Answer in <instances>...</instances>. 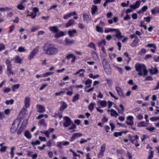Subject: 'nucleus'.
Here are the masks:
<instances>
[{"mask_svg": "<svg viewBox=\"0 0 159 159\" xmlns=\"http://www.w3.org/2000/svg\"><path fill=\"white\" fill-rule=\"evenodd\" d=\"M43 51L48 55H53L57 53L58 49L52 44H46L43 47Z\"/></svg>", "mask_w": 159, "mask_h": 159, "instance_id": "nucleus-1", "label": "nucleus"}, {"mask_svg": "<svg viewBox=\"0 0 159 159\" xmlns=\"http://www.w3.org/2000/svg\"><path fill=\"white\" fill-rule=\"evenodd\" d=\"M136 70L139 72L138 74L140 76H145L148 74V71L144 64L137 63L135 65Z\"/></svg>", "mask_w": 159, "mask_h": 159, "instance_id": "nucleus-2", "label": "nucleus"}, {"mask_svg": "<svg viewBox=\"0 0 159 159\" xmlns=\"http://www.w3.org/2000/svg\"><path fill=\"white\" fill-rule=\"evenodd\" d=\"M38 50L39 48L38 47H36L34 48L29 55L28 59L29 60H32L34 58L36 54L38 53Z\"/></svg>", "mask_w": 159, "mask_h": 159, "instance_id": "nucleus-3", "label": "nucleus"}, {"mask_svg": "<svg viewBox=\"0 0 159 159\" xmlns=\"http://www.w3.org/2000/svg\"><path fill=\"white\" fill-rule=\"evenodd\" d=\"M64 122L63 125L65 127H68L72 123V121L70 118L67 116H65L64 117Z\"/></svg>", "mask_w": 159, "mask_h": 159, "instance_id": "nucleus-4", "label": "nucleus"}, {"mask_svg": "<svg viewBox=\"0 0 159 159\" xmlns=\"http://www.w3.org/2000/svg\"><path fill=\"white\" fill-rule=\"evenodd\" d=\"M127 119L129 121H126V124L132 126L134 125L133 117L131 116H129L127 117Z\"/></svg>", "mask_w": 159, "mask_h": 159, "instance_id": "nucleus-5", "label": "nucleus"}, {"mask_svg": "<svg viewBox=\"0 0 159 159\" xmlns=\"http://www.w3.org/2000/svg\"><path fill=\"white\" fill-rule=\"evenodd\" d=\"M37 111L39 113H43L45 111L44 106L41 105H37Z\"/></svg>", "mask_w": 159, "mask_h": 159, "instance_id": "nucleus-6", "label": "nucleus"}, {"mask_svg": "<svg viewBox=\"0 0 159 159\" xmlns=\"http://www.w3.org/2000/svg\"><path fill=\"white\" fill-rule=\"evenodd\" d=\"M30 98L29 97H26L25 98L24 101L25 106V108L28 107L30 105Z\"/></svg>", "mask_w": 159, "mask_h": 159, "instance_id": "nucleus-7", "label": "nucleus"}, {"mask_svg": "<svg viewBox=\"0 0 159 159\" xmlns=\"http://www.w3.org/2000/svg\"><path fill=\"white\" fill-rule=\"evenodd\" d=\"M6 73L8 77H10L11 75H13L15 74L12 70V67L7 68Z\"/></svg>", "mask_w": 159, "mask_h": 159, "instance_id": "nucleus-8", "label": "nucleus"}, {"mask_svg": "<svg viewBox=\"0 0 159 159\" xmlns=\"http://www.w3.org/2000/svg\"><path fill=\"white\" fill-rule=\"evenodd\" d=\"M140 3L141 2L140 1H137L136 2L134 5H131L130 7L133 9H135L139 6Z\"/></svg>", "mask_w": 159, "mask_h": 159, "instance_id": "nucleus-9", "label": "nucleus"}, {"mask_svg": "<svg viewBox=\"0 0 159 159\" xmlns=\"http://www.w3.org/2000/svg\"><path fill=\"white\" fill-rule=\"evenodd\" d=\"M48 28L50 31L55 34L58 31V29L56 26H50Z\"/></svg>", "mask_w": 159, "mask_h": 159, "instance_id": "nucleus-10", "label": "nucleus"}, {"mask_svg": "<svg viewBox=\"0 0 159 159\" xmlns=\"http://www.w3.org/2000/svg\"><path fill=\"white\" fill-rule=\"evenodd\" d=\"M116 89L119 96L124 97V94L121 89L120 87L118 86H116Z\"/></svg>", "mask_w": 159, "mask_h": 159, "instance_id": "nucleus-11", "label": "nucleus"}, {"mask_svg": "<svg viewBox=\"0 0 159 159\" xmlns=\"http://www.w3.org/2000/svg\"><path fill=\"white\" fill-rule=\"evenodd\" d=\"M97 103H99L100 106L102 107H105L107 106V102L104 100H98L97 101Z\"/></svg>", "mask_w": 159, "mask_h": 159, "instance_id": "nucleus-12", "label": "nucleus"}, {"mask_svg": "<svg viewBox=\"0 0 159 159\" xmlns=\"http://www.w3.org/2000/svg\"><path fill=\"white\" fill-rule=\"evenodd\" d=\"M15 121H14L12 123L11 127L10 129V131L11 132L13 133L15 132L17 129V127L15 126Z\"/></svg>", "mask_w": 159, "mask_h": 159, "instance_id": "nucleus-13", "label": "nucleus"}, {"mask_svg": "<svg viewBox=\"0 0 159 159\" xmlns=\"http://www.w3.org/2000/svg\"><path fill=\"white\" fill-rule=\"evenodd\" d=\"M65 35L63 31H60L59 32H57L55 34V37L56 38H58L61 37Z\"/></svg>", "mask_w": 159, "mask_h": 159, "instance_id": "nucleus-14", "label": "nucleus"}, {"mask_svg": "<svg viewBox=\"0 0 159 159\" xmlns=\"http://www.w3.org/2000/svg\"><path fill=\"white\" fill-rule=\"evenodd\" d=\"M74 22L75 21L73 19L69 20L66 25V27H68L72 25H74Z\"/></svg>", "mask_w": 159, "mask_h": 159, "instance_id": "nucleus-15", "label": "nucleus"}, {"mask_svg": "<svg viewBox=\"0 0 159 159\" xmlns=\"http://www.w3.org/2000/svg\"><path fill=\"white\" fill-rule=\"evenodd\" d=\"M98 7L96 6L93 5L91 8L92 14L93 15L95 14L98 11Z\"/></svg>", "mask_w": 159, "mask_h": 159, "instance_id": "nucleus-16", "label": "nucleus"}, {"mask_svg": "<svg viewBox=\"0 0 159 159\" xmlns=\"http://www.w3.org/2000/svg\"><path fill=\"white\" fill-rule=\"evenodd\" d=\"M66 43L65 45H68L70 44H73L74 43V41L73 40H70L67 38L65 39Z\"/></svg>", "mask_w": 159, "mask_h": 159, "instance_id": "nucleus-17", "label": "nucleus"}, {"mask_svg": "<svg viewBox=\"0 0 159 159\" xmlns=\"http://www.w3.org/2000/svg\"><path fill=\"white\" fill-rule=\"evenodd\" d=\"M69 36L70 37L74 36V34L76 33V31L75 30H69L68 31Z\"/></svg>", "mask_w": 159, "mask_h": 159, "instance_id": "nucleus-18", "label": "nucleus"}, {"mask_svg": "<svg viewBox=\"0 0 159 159\" xmlns=\"http://www.w3.org/2000/svg\"><path fill=\"white\" fill-rule=\"evenodd\" d=\"M110 111L111 112L110 115L111 116H114L115 115L118 116L119 115L118 114L117 112L113 109L110 110Z\"/></svg>", "mask_w": 159, "mask_h": 159, "instance_id": "nucleus-19", "label": "nucleus"}, {"mask_svg": "<svg viewBox=\"0 0 159 159\" xmlns=\"http://www.w3.org/2000/svg\"><path fill=\"white\" fill-rule=\"evenodd\" d=\"M6 64L7 68L12 67L11 61L8 59H7L5 61Z\"/></svg>", "mask_w": 159, "mask_h": 159, "instance_id": "nucleus-20", "label": "nucleus"}, {"mask_svg": "<svg viewBox=\"0 0 159 159\" xmlns=\"http://www.w3.org/2000/svg\"><path fill=\"white\" fill-rule=\"evenodd\" d=\"M152 13L153 14H155L156 13L159 12V8L155 7L151 10Z\"/></svg>", "mask_w": 159, "mask_h": 159, "instance_id": "nucleus-21", "label": "nucleus"}, {"mask_svg": "<svg viewBox=\"0 0 159 159\" xmlns=\"http://www.w3.org/2000/svg\"><path fill=\"white\" fill-rule=\"evenodd\" d=\"M15 63H20L21 61V59L18 56H16L15 58Z\"/></svg>", "mask_w": 159, "mask_h": 159, "instance_id": "nucleus-22", "label": "nucleus"}, {"mask_svg": "<svg viewBox=\"0 0 159 159\" xmlns=\"http://www.w3.org/2000/svg\"><path fill=\"white\" fill-rule=\"evenodd\" d=\"M149 70L152 74H156L158 71V70L156 68H155L153 69H150Z\"/></svg>", "mask_w": 159, "mask_h": 159, "instance_id": "nucleus-23", "label": "nucleus"}, {"mask_svg": "<svg viewBox=\"0 0 159 159\" xmlns=\"http://www.w3.org/2000/svg\"><path fill=\"white\" fill-rule=\"evenodd\" d=\"M20 86V84H15L12 86V90L13 92H15V90L16 89H18Z\"/></svg>", "mask_w": 159, "mask_h": 159, "instance_id": "nucleus-24", "label": "nucleus"}, {"mask_svg": "<svg viewBox=\"0 0 159 159\" xmlns=\"http://www.w3.org/2000/svg\"><path fill=\"white\" fill-rule=\"evenodd\" d=\"M95 105V103H90L88 107L89 110L91 111H92L93 110L94 106Z\"/></svg>", "mask_w": 159, "mask_h": 159, "instance_id": "nucleus-25", "label": "nucleus"}, {"mask_svg": "<svg viewBox=\"0 0 159 159\" xmlns=\"http://www.w3.org/2000/svg\"><path fill=\"white\" fill-rule=\"evenodd\" d=\"M121 108V110H119L118 108H117L118 112L120 113L123 114L124 110V107L122 104H120L119 106Z\"/></svg>", "mask_w": 159, "mask_h": 159, "instance_id": "nucleus-26", "label": "nucleus"}, {"mask_svg": "<svg viewBox=\"0 0 159 159\" xmlns=\"http://www.w3.org/2000/svg\"><path fill=\"white\" fill-rule=\"evenodd\" d=\"M25 136L28 139H30L31 137L30 132L27 130L25 131L24 133Z\"/></svg>", "mask_w": 159, "mask_h": 159, "instance_id": "nucleus-27", "label": "nucleus"}, {"mask_svg": "<svg viewBox=\"0 0 159 159\" xmlns=\"http://www.w3.org/2000/svg\"><path fill=\"white\" fill-rule=\"evenodd\" d=\"M67 107V105L64 102H63L62 105L60 107V110L61 111L64 110Z\"/></svg>", "mask_w": 159, "mask_h": 159, "instance_id": "nucleus-28", "label": "nucleus"}, {"mask_svg": "<svg viewBox=\"0 0 159 159\" xmlns=\"http://www.w3.org/2000/svg\"><path fill=\"white\" fill-rule=\"evenodd\" d=\"M96 31L98 32L102 33L103 31L102 28L101 27L98 25L96 26Z\"/></svg>", "mask_w": 159, "mask_h": 159, "instance_id": "nucleus-29", "label": "nucleus"}, {"mask_svg": "<svg viewBox=\"0 0 159 159\" xmlns=\"http://www.w3.org/2000/svg\"><path fill=\"white\" fill-rule=\"evenodd\" d=\"M11 9V8H9L8 7H0V11L2 12L10 10Z\"/></svg>", "mask_w": 159, "mask_h": 159, "instance_id": "nucleus-30", "label": "nucleus"}, {"mask_svg": "<svg viewBox=\"0 0 159 159\" xmlns=\"http://www.w3.org/2000/svg\"><path fill=\"white\" fill-rule=\"evenodd\" d=\"M80 96V95L79 94H77L75 95L73 97L72 101L74 102L77 101L79 99Z\"/></svg>", "mask_w": 159, "mask_h": 159, "instance_id": "nucleus-31", "label": "nucleus"}, {"mask_svg": "<svg viewBox=\"0 0 159 159\" xmlns=\"http://www.w3.org/2000/svg\"><path fill=\"white\" fill-rule=\"evenodd\" d=\"M27 120L26 119L24 120L22 123L21 125V127L23 128H24L25 127L27 124Z\"/></svg>", "mask_w": 159, "mask_h": 159, "instance_id": "nucleus-32", "label": "nucleus"}, {"mask_svg": "<svg viewBox=\"0 0 159 159\" xmlns=\"http://www.w3.org/2000/svg\"><path fill=\"white\" fill-rule=\"evenodd\" d=\"M102 64L104 69L105 68L106 66H107L109 65V64L107 60L105 59H104L103 60Z\"/></svg>", "mask_w": 159, "mask_h": 159, "instance_id": "nucleus-33", "label": "nucleus"}, {"mask_svg": "<svg viewBox=\"0 0 159 159\" xmlns=\"http://www.w3.org/2000/svg\"><path fill=\"white\" fill-rule=\"evenodd\" d=\"M106 146V143H104L103 144L101 147V150L100 151L104 153L105 150Z\"/></svg>", "mask_w": 159, "mask_h": 159, "instance_id": "nucleus-34", "label": "nucleus"}, {"mask_svg": "<svg viewBox=\"0 0 159 159\" xmlns=\"http://www.w3.org/2000/svg\"><path fill=\"white\" fill-rule=\"evenodd\" d=\"M138 126L139 127H145L146 126V125L144 121H141L138 123Z\"/></svg>", "mask_w": 159, "mask_h": 159, "instance_id": "nucleus-35", "label": "nucleus"}, {"mask_svg": "<svg viewBox=\"0 0 159 159\" xmlns=\"http://www.w3.org/2000/svg\"><path fill=\"white\" fill-rule=\"evenodd\" d=\"M17 8L20 10H22L25 8L21 4H19L17 6Z\"/></svg>", "mask_w": 159, "mask_h": 159, "instance_id": "nucleus-36", "label": "nucleus"}, {"mask_svg": "<svg viewBox=\"0 0 159 159\" xmlns=\"http://www.w3.org/2000/svg\"><path fill=\"white\" fill-rule=\"evenodd\" d=\"M115 29L108 28L107 29H105L104 32L105 33H108L109 32H112L115 31Z\"/></svg>", "mask_w": 159, "mask_h": 159, "instance_id": "nucleus-37", "label": "nucleus"}, {"mask_svg": "<svg viewBox=\"0 0 159 159\" xmlns=\"http://www.w3.org/2000/svg\"><path fill=\"white\" fill-rule=\"evenodd\" d=\"M63 142H58L57 143V146L61 149L63 148Z\"/></svg>", "mask_w": 159, "mask_h": 159, "instance_id": "nucleus-38", "label": "nucleus"}, {"mask_svg": "<svg viewBox=\"0 0 159 159\" xmlns=\"http://www.w3.org/2000/svg\"><path fill=\"white\" fill-rule=\"evenodd\" d=\"M89 16L87 14H84L83 15V20L84 21H88L89 19Z\"/></svg>", "mask_w": 159, "mask_h": 159, "instance_id": "nucleus-39", "label": "nucleus"}, {"mask_svg": "<svg viewBox=\"0 0 159 159\" xmlns=\"http://www.w3.org/2000/svg\"><path fill=\"white\" fill-rule=\"evenodd\" d=\"M116 34L115 35V36L116 37H118L121 34L120 32L117 29H115V31Z\"/></svg>", "mask_w": 159, "mask_h": 159, "instance_id": "nucleus-40", "label": "nucleus"}, {"mask_svg": "<svg viewBox=\"0 0 159 159\" xmlns=\"http://www.w3.org/2000/svg\"><path fill=\"white\" fill-rule=\"evenodd\" d=\"M17 51L20 52H24L25 51V49L23 47H20L18 48Z\"/></svg>", "mask_w": 159, "mask_h": 159, "instance_id": "nucleus-41", "label": "nucleus"}, {"mask_svg": "<svg viewBox=\"0 0 159 159\" xmlns=\"http://www.w3.org/2000/svg\"><path fill=\"white\" fill-rule=\"evenodd\" d=\"M14 102V100L11 99L9 100H7L5 102V103L7 105H9V104H12Z\"/></svg>", "mask_w": 159, "mask_h": 159, "instance_id": "nucleus-42", "label": "nucleus"}, {"mask_svg": "<svg viewBox=\"0 0 159 159\" xmlns=\"http://www.w3.org/2000/svg\"><path fill=\"white\" fill-rule=\"evenodd\" d=\"M153 152L152 151H151L149 153V155L148 157V159H152L153 157Z\"/></svg>", "mask_w": 159, "mask_h": 159, "instance_id": "nucleus-43", "label": "nucleus"}, {"mask_svg": "<svg viewBox=\"0 0 159 159\" xmlns=\"http://www.w3.org/2000/svg\"><path fill=\"white\" fill-rule=\"evenodd\" d=\"M88 46L92 48H93L95 50H96V48L95 44L93 43H90L88 45Z\"/></svg>", "mask_w": 159, "mask_h": 159, "instance_id": "nucleus-44", "label": "nucleus"}, {"mask_svg": "<svg viewBox=\"0 0 159 159\" xmlns=\"http://www.w3.org/2000/svg\"><path fill=\"white\" fill-rule=\"evenodd\" d=\"M115 67L120 74H122V68H120L117 66H115Z\"/></svg>", "mask_w": 159, "mask_h": 159, "instance_id": "nucleus-45", "label": "nucleus"}, {"mask_svg": "<svg viewBox=\"0 0 159 159\" xmlns=\"http://www.w3.org/2000/svg\"><path fill=\"white\" fill-rule=\"evenodd\" d=\"M53 74V72H48L44 74H43V76L46 77L49 75H52Z\"/></svg>", "mask_w": 159, "mask_h": 159, "instance_id": "nucleus-46", "label": "nucleus"}, {"mask_svg": "<svg viewBox=\"0 0 159 159\" xmlns=\"http://www.w3.org/2000/svg\"><path fill=\"white\" fill-rule=\"evenodd\" d=\"M122 134V132H115L114 134V136L115 137H117L118 136H121Z\"/></svg>", "mask_w": 159, "mask_h": 159, "instance_id": "nucleus-47", "label": "nucleus"}, {"mask_svg": "<svg viewBox=\"0 0 159 159\" xmlns=\"http://www.w3.org/2000/svg\"><path fill=\"white\" fill-rule=\"evenodd\" d=\"M31 143L33 146H34L36 145L39 144L40 143V142L38 140H37L35 142H31Z\"/></svg>", "mask_w": 159, "mask_h": 159, "instance_id": "nucleus-48", "label": "nucleus"}, {"mask_svg": "<svg viewBox=\"0 0 159 159\" xmlns=\"http://www.w3.org/2000/svg\"><path fill=\"white\" fill-rule=\"evenodd\" d=\"M92 82V81L90 79H87L85 82V85H87L90 84Z\"/></svg>", "mask_w": 159, "mask_h": 159, "instance_id": "nucleus-49", "label": "nucleus"}, {"mask_svg": "<svg viewBox=\"0 0 159 159\" xmlns=\"http://www.w3.org/2000/svg\"><path fill=\"white\" fill-rule=\"evenodd\" d=\"M104 155V152H100L98 154V157L99 158H101Z\"/></svg>", "mask_w": 159, "mask_h": 159, "instance_id": "nucleus-50", "label": "nucleus"}, {"mask_svg": "<svg viewBox=\"0 0 159 159\" xmlns=\"http://www.w3.org/2000/svg\"><path fill=\"white\" fill-rule=\"evenodd\" d=\"M158 116L153 117L150 118V120L153 121L158 120Z\"/></svg>", "mask_w": 159, "mask_h": 159, "instance_id": "nucleus-51", "label": "nucleus"}, {"mask_svg": "<svg viewBox=\"0 0 159 159\" xmlns=\"http://www.w3.org/2000/svg\"><path fill=\"white\" fill-rule=\"evenodd\" d=\"M146 47H149V48L153 47L154 49L156 48V46L154 44H148L146 45Z\"/></svg>", "mask_w": 159, "mask_h": 159, "instance_id": "nucleus-52", "label": "nucleus"}, {"mask_svg": "<svg viewBox=\"0 0 159 159\" xmlns=\"http://www.w3.org/2000/svg\"><path fill=\"white\" fill-rule=\"evenodd\" d=\"M7 148V146H2V148L0 149V152H5Z\"/></svg>", "mask_w": 159, "mask_h": 159, "instance_id": "nucleus-53", "label": "nucleus"}, {"mask_svg": "<svg viewBox=\"0 0 159 159\" xmlns=\"http://www.w3.org/2000/svg\"><path fill=\"white\" fill-rule=\"evenodd\" d=\"M146 129L147 130H149L150 132H151L152 131L155 130V128L154 127L150 126L149 128H146Z\"/></svg>", "mask_w": 159, "mask_h": 159, "instance_id": "nucleus-54", "label": "nucleus"}, {"mask_svg": "<svg viewBox=\"0 0 159 159\" xmlns=\"http://www.w3.org/2000/svg\"><path fill=\"white\" fill-rule=\"evenodd\" d=\"M85 70L84 69H80L78 71L76 72L74 74V75H76L77 74H79L81 72H85Z\"/></svg>", "mask_w": 159, "mask_h": 159, "instance_id": "nucleus-55", "label": "nucleus"}, {"mask_svg": "<svg viewBox=\"0 0 159 159\" xmlns=\"http://www.w3.org/2000/svg\"><path fill=\"white\" fill-rule=\"evenodd\" d=\"M41 133H43L46 136V137L48 138H49V133L48 132V131H44L43 132H41Z\"/></svg>", "mask_w": 159, "mask_h": 159, "instance_id": "nucleus-56", "label": "nucleus"}, {"mask_svg": "<svg viewBox=\"0 0 159 159\" xmlns=\"http://www.w3.org/2000/svg\"><path fill=\"white\" fill-rule=\"evenodd\" d=\"M102 44H103L104 45H105L106 44V41L104 39L102 40L101 42L98 43V46H100L102 45Z\"/></svg>", "mask_w": 159, "mask_h": 159, "instance_id": "nucleus-57", "label": "nucleus"}, {"mask_svg": "<svg viewBox=\"0 0 159 159\" xmlns=\"http://www.w3.org/2000/svg\"><path fill=\"white\" fill-rule=\"evenodd\" d=\"M74 135L75 136L76 138L81 137L82 135V134L80 133H75L74 134Z\"/></svg>", "mask_w": 159, "mask_h": 159, "instance_id": "nucleus-58", "label": "nucleus"}, {"mask_svg": "<svg viewBox=\"0 0 159 159\" xmlns=\"http://www.w3.org/2000/svg\"><path fill=\"white\" fill-rule=\"evenodd\" d=\"M39 26L37 27H34L32 28L31 29V31L32 32H33L39 29Z\"/></svg>", "mask_w": 159, "mask_h": 159, "instance_id": "nucleus-59", "label": "nucleus"}, {"mask_svg": "<svg viewBox=\"0 0 159 159\" xmlns=\"http://www.w3.org/2000/svg\"><path fill=\"white\" fill-rule=\"evenodd\" d=\"M65 93V91H61L60 92H57V93H55V95L57 96H59L62 94L64 93Z\"/></svg>", "mask_w": 159, "mask_h": 159, "instance_id": "nucleus-60", "label": "nucleus"}, {"mask_svg": "<svg viewBox=\"0 0 159 159\" xmlns=\"http://www.w3.org/2000/svg\"><path fill=\"white\" fill-rule=\"evenodd\" d=\"M70 15V13H69L66 15H65L63 16V18L65 19H67L71 16Z\"/></svg>", "mask_w": 159, "mask_h": 159, "instance_id": "nucleus-61", "label": "nucleus"}, {"mask_svg": "<svg viewBox=\"0 0 159 159\" xmlns=\"http://www.w3.org/2000/svg\"><path fill=\"white\" fill-rule=\"evenodd\" d=\"M92 55L93 58L96 59L97 58L98 55L95 52H92Z\"/></svg>", "mask_w": 159, "mask_h": 159, "instance_id": "nucleus-62", "label": "nucleus"}, {"mask_svg": "<svg viewBox=\"0 0 159 159\" xmlns=\"http://www.w3.org/2000/svg\"><path fill=\"white\" fill-rule=\"evenodd\" d=\"M153 79L152 78L151 76H148L144 80L146 81V80H153Z\"/></svg>", "mask_w": 159, "mask_h": 159, "instance_id": "nucleus-63", "label": "nucleus"}, {"mask_svg": "<svg viewBox=\"0 0 159 159\" xmlns=\"http://www.w3.org/2000/svg\"><path fill=\"white\" fill-rule=\"evenodd\" d=\"M39 139L40 141H45L46 140V139L45 137L39 136Z\"/></svg>", "mask_w": 159, "mask_h": 159, "instance_id": "nucleus-64", "label": "nucleus"}]
</instances>
